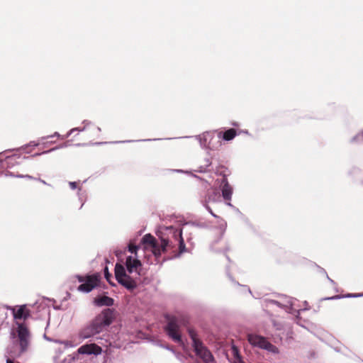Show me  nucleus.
Wrapping results in <instances>:
<instances>
[{
	"label": "nucleus",
	"instance_id": "26",
	"mask_svg": "<svg viewBox=\"0 0 363 363\" xmlns=\"http://www.w3.org/2000/svg\"><path fill=\"white\" fill-rule=\"evenodd\" d=\"M290 306H291V307L292 308H294L295 307V303H294V301H291L290 302Z\"/></svg>",
	"mask_w": 363,
	"mask_h": 363
},
{
	"label": "nucleus",
	"instance_id": "8",
	"mask_svg": "<svg viewBox=\"0 0 363 363\" xmlns=\"http://www.w3.org/2000/svg\"><path fill=\"white\" fill-rule=\"evenodd\" d=\"M247 339L250 345L254 347L266 350L268 352L274 354L278 352V349L269 342L267 339L262 336L256 334H249Z\"/></svg>",
	"mask_w": 363,
	"mask_h": 363
},
{
	"label": "nucleus",
	"instance_id": "19",
	"mask_svg": "<svg viewBox=\"0 0 363 363\" xmlns=\"http://www.w3.org/2000/svg\"><path fill=\"white\" fill-rule=\"evenodd\" d=\"M82 123L84 125L83 128H72L66 135V137H69L74 132L78 131V132H83L86 130L88 128V126L91 124V122L89 121H84Z\"/></svg>",
	"mask_w": 363,
	"mask_h": 363
},
{
	"label": "nucleus",
	"instance_id": "22",
	"mask_svg": "<svg viewBox=\"0 0 363 363\" xmlns=\"http://www.w3.org/2000/svg\"><path fill=\"white\" fill-rule=\"evenodd\" d=\"M69 185L72 189H78L79 191L81 190V188L78 186V183L76 182H69Z\"/></svg>",
	"mask_w": 363,
	"mask_h": 363
},
{
	"label": "nucleus",
	"instance_id": "6",
	"mask_svg": "<svg viewBox=\"0 0 363 363\" xmlns=\"http://www.w3.org/2000/svg\"><path fill=\"white\" fill-rule=\"evenodd\" d=\"M189 335L193 342V346L196 354L203 359L204 363H213V357L211 353L203 345V344L196 337V333L189 330Z\"/></svg>",
	"mask_w": 363,
	"mask_h": 363
},
{
	"label": "nucleus",
	"instance_id": "29",
	"mask_svg": "<svg viewBox=\"0 0 363 363\" xmlns=\"http://www.w3.org/2000/svg\"><path fill=\"white\" fill-rule=\"evenodd\" d=\"M96 130H97L98 133L101 132V128H99V127H96Z\"/></svg>",
	"mask_w": 363,
	"mask_h": 363
},
{
	"label": "nucleus",
	"instance_id": "15",
	"mask_svg": "<svg viewBox=\"0 0 363 363\" xmlns=\"http://www.w3.org/2000/svg\"><path fill=\"white\" fill-rule=\"evenodd\" d=\"M236 131L233 128L228 129L225 132L218 131L217 133L218 139H223L225 141L232 140L236 136Z\"/></svg>",
	"mask_w": 363,
	"mask_h": 363
},
{
	"label": "nucleus",
	"instance_id": "12",
	"mask_svg": "<svg viewBox=\"0 0 363 363\" xmlns=\"http://www.w3.org/2000/svg\"><path fill=\"white\" fill-rule=\"evenodd\" d=\"M99 334L96 330L94 328L91 323L90 322L87 325H84L78 333V338L81 342L93 337L94 335Z\"/></svg>",
	"mask_w": 363,
	"mask_h": 363
},
{
	"label": "nucleus",
	"instance_id": "27",
	"mask_svg": "<svg viewBox=\"0 0 363 363\" xmlns=\"http://www.w3.org/2000/svg\"><path fill=\"white\" fill-rule=\"evenodd\" d=\"M211 162H210V160H206V167H209V166L211 165Z\"/></svg>",
	"mask_w": 363,
	"mask_h": 363
},
{
	"label": "nucleus",
	"instance_id": "5",
	"mask_svg": "<svg viewBox=\"0 0 363 363\" xmlns=\"http://www.w3.org/2000/svg\"><path fill=\"white\" fill-rule=\"evenodd\" d=\"M101 353L102 348L98 345L95 343L85 344L79 347L76 352L68 355L65 358V361L67 362V363H72L79 359V354H94L95 356H98Z\"/></svg>",
	"mask_w": 363,
	"mask_h": 363
},
{
	"label": "nucleus",
	"instance_id": "14",
	"mask_svg": "<svg viewBox=\"0 0 363 363\" xmlns=\"http://www.w3.org/2000/svg\"><path fill=\"white\" fill-rule=\"evenodd\" d=\"M219 201H220V194L216 191H213L212 194H209L204 201V206L209 211V213L214 217L217 216L213 213V211L208 206V203L210 202L216 203Z\"/></svg>",
	"mask_w": 363,
	"mask_h": 363
},
{
	"label": "nucleus",
	"instance_id": "4",
	"mask_svg": "<svg viewBox=\"0 0 363 363\" xmlns=\"http://www.w3.org/2000/svg\"><path fill=\"white\" fill-rule=\"evenodd\" d=\"M113 319V311L108 308L97 315L91 323L99 334L112 323Z\"/></svg>",
	"mask_w": 363,
	"mask_h": 363
},
{
	"label": "nucleus",
	"instance_id": "30",
	"mask_svg": "<svg viewBox=\"0 0 363 363\" xmlns=\"http://www.w3.org/2000/svg\"><path fill=\"white\" fill-rule=\"evenodd\" d=\"M176 171L178 172H183L182 170H179V169H177Z\"/></svg>",
	"mask_w": 363,
	"mask_h": 363
},
{
	"label": "nucleus",
	"instance_id": "33",
	"mask_svg": "<svg viewBox=\"0 0 363 363\" xmlns=\"http://www.w3.org/2000/svg\"><path fill=\"white\" fill-rule=\"evenodd\" d=\"M21 159H25V157H23V158L21 157V159L18 160V161L21 160Z\"/></svg>",
	"mask_w": 363,
	"mask_h": 363
},
{
	"label": "nucleus",
	"instance_id": "21",
	"mask_svg": "<svg viewBox=\"0 0 363 363\" xmlns=\"http://www.w3.org/2000/svg\"><path fill=\"white\" fill-rule=\"evenodd\" d=\"M67 146H68V143H64V144H62V145H60L59 147H56L52 148V149H51V150H50L43 152L42 153H37V154H35V155H42V154H45V153H48V152H52V151H53V150H57V149H59V148H64V147H67Z\"/></svg>",
	"mask_w": 363,
	"mask_h": 363
},
{
	"label": "nucleus",
	"instance_id": "16",
	"mask_svg": "<svg viewBox=\"0 0 363 363\" xmlns=\"http://www.w3.org/2000/svg\"><path fill=\"white\" fill-rule=\"evenodd\" d=\"M20 349L19 342L16 343V345H14L11 348H9L6 352V363H13L12 359H16V357H13L12 354L15 351H18Z\"/></svg>",
	"mask_w": 363,
	"mask_h": 363
},
{
	"label": "nucleus",
	"instance_id": "23",
	"mask_svg": "<svg viewBox=\"0 0 363 363\" xmlns=\"http://www.w3.org/2000/svg\"><path fill=\"white\" fill-rule=\"evenodd\" d=\"M104 276H105V278L106 279V280L111 284H112L111 283V274L108 273V267H105L104 269Z\"/></svg>",
	"mask_w": 363,
	"mask_h": 363
},
{
	"label": "nucleus",
	"instance_id": "10",
	"mask_svg": "<svg viewBox=\"0 0 363 363\" xmlns=\"http://www.w3.org/2000/svg\"><path fill=\"white\" fill-rule=\"evenodd\" d=\"M214 135L215 132H205L201 135L196 136V138L199 140L202 148L215 150L219 147L221 145V143L220 141H218L217 143H214L213 142Z\"/></svg>",
	"mask_w": 363,
	"mask_h": 363
},
{
	"label": "nucleus",
	"instance_id": "31",
	"mask_svg": "<svg viewBox=\"0 0 363 363\" xmlns=\"http://www.w3.org/2000/svg\"><path fill=\"white\" fill-rule=\"evenodd\" d=\"M199 172H205V169H200Z\"/></svg>",
	"mask_w": 363,
	"mask_h": 363
},
{
	"label": "nucleus",
	"instance_id": "13",
	"mask_svg": "<svg viewBox=\"0 0 363 363\" xmlns=\"http://www.w3.org/2000/svg\"><path fill=\"white\" fill-rule=\"evenodd\" d=\"M52 341L56 344L63 345L65 349L75 347L82 342L78 338V335L77 336L71 337L69 339L66 340H55Z\"/></svg>",
	"mask_w": 363,
	"mask_h": 363
},
{
	"label": "nucleus",
	"instance_id": "24",
	"mask_svg": "<svg viewBox=\"0 0 363 363\" xmlns=\"http://www.w3.org/2000/svg\"><path fill=\"white\" fill-rule=\"evenodd\" d=\"M354 140H357L359 141H363V130L356 135V137L354 138Z\"/></svg>",
	"mask_w": 363,
	"mask_h": 363
},
{
	"label": "nucleus",
	"instance_id": "20",
	"mask_svg": "<svg viewBox=\"0 0 363 363\" xmlns=\"http://www.w3.org/2000/svg\"><path fill=\"white\" fill-rule=\"evenodd\" d=\"M233 350V354L235 357V363H244L240 358L239 355H238V350L235 347H233L232 348Z\"/></svg>",
	"mask_w": 363,
	"mask_h": 363
},
{
	"label": "nucleus",
	"instance_id": "18",
	"mask_svg": "<svg viewBox=\"0 0 363 363\" xmlns=\"http://www.w3.org/2000/svg\"><path fill=\"white\" fill-rule=\"evenodd\" d=\"M52 137H57V138H61L62 140H64L65 138H67V137H66V135L63 136V135H61L59 134V133L57 132H55L52 135H48V136H45V137H42L39 142L38 143H35V142H31L28 145L29 146H33V147H37L38 145H39L40 143H43L44 140L50 138H52Z\"/></svg>",
	"mask_w": 363,
	"mask_h": 363
},
{
	"label": "nucleus",
	"instance_id": "9",
	"mask_svg": "<svg viewBox=\"0 0 363 363\" xmlns=\"http://www.w3.org/2000/svg\"><path fill=\"white\" fill-rule=\"evenodd\" d=\"M165 331L170 338L177 343L183 345L181 337L179 324L177 318L171 317L168 318L167 325L165 327Z\"/></svg>",
	"mask_w": 363,
	"mask_h": 363
},
{
	"label": "nucleus",
	"instance_id": "11",
	"mask_svg": "<svg viewBox=\"0 0 363 363\" xmlns=\"http://www.w3.org/2000/svg\"><path fill=\"white\" fill-rule=\"evenodd\" d=\"M220 188L222 193V196L223 199L226 201V205L229 206H232V204L230 203L233 193V186L228 183L227 179L223 177L221 179L220 184Z\"/></svg>",
	"mask_w": 363,
	"mask_h": 363
},
{
	"label": "nucleus",
	"instance_id": "3",
	"mask_svg": "<svg viewBox=\"0 0 363 363\" xmlns=\"http://www.w3.org/2000/svg\"><path fill=\"white\" fill-rule=\"evenodd\" d=\"M3 155H0V168L6 169V176H11L17 178H27L29 179H35L33 177L28 174H20V172H23L22 167L16 169V167L20 164V161L18 160L21 159V157L14 154L11 156L5 157L4 160H2Z\"/></svg>",
	"mask_w": 363,
	"mask_h": 363
},
{
	"label": "nucleus",
	"instance_id": "7",
	"mask_svg": "<svg viewBox=\"0 0 363 363\" xmlns=\"http://www.w3.org/2000/svg\"><path fill=\"white\" fill-rule=\"evenodd\" d=\"M75 277L81 284L78 286V290L82 292L89 293L94 289L99 284V274H92L87 276L77 275Z\"/></svg>",
	"mask_w": 363,
	"mask_h": 363
},
{
	"label": "nucleus",
	"instance_id": "32",
	"mask_svg": "<svg viewBox=\"0 0 363 363\" xmlns=\"http://www.w3.org/2000/svg\"><path fill=\"white\" fill-rule=\"evenodd\" d=\"M116 256H117V257H118L119 253H118V252H116Z\"/></svg>",
	"mask_w": 363,
	"mask_h": 363
},
{
	"label": "nucleus",
	"instance_id": "1",
	"mask_svg": "<svg viewBox=\"0 0 363 363\" xmlns=\"http://www.w3.org/2000/svg\"><path fill=\"white\" fill-rule=\"evenodd\" d=\"M160 242L150 234L145 235L139 245L130 241L128 245L129 255L124 262L117 263L115 267L116 279L119 284L128 289L137 286L142 267V257L147 263H158L162 254L169 250L178 247L179 252H185V245L182 237V230L172 226L162 227Z\"/></svg>",
	"mask_w": 363,
	"mask_h": 363
},
{
	"label": "nucleus",
	"instance_id": "28",
	"mask_svg": "<svg viewBox=\"0 0 363 363\" xmlns=\"http://www.w3.org/2000/svg\"><path fill=\"white\" fill-rule=\"evenodd\" d=\"M42 184H47V183L44 181V180H42V179H38Z\"/></svg>",
	"mask_w": 363,
	"mask_h": 363
},
{
	"label": "nucleus",
	"instance_id": "2",
	"mask_svg": "<svg viewBox=\"0 0 363 363\" xmlns=\"http://www.w3.org/2000/svg\"><path fill=\"white\" fill-rule=\"evenodd\" d=\"M15 320L16 328L13 329L12 335L14 337L15 333L18 336L20 349L13 352V357H19L22 354L27 351L29 346L30 333L26 324L21 320L25 321L30 315V311L28 305L24 304L16 306L11 308Z\"/></svg>",
	"mask_w": 363,
	"mask_h": 363
},
{
	"label": "nucleus",
	"instance_id": "25",
	"mask_svg": "<svg viewBox=\"0 0 363 363\" xmlns=\"http://www.w3.org/2000/svg\"><path fill=\"white\" fill-rule=\"evenodd\" d=\"M361 296H363V294H349L346 296V297H352V298H355V297H361Z\"/></svg>",
	"mask_w": 363,
	"mask_h": 363
},
{
	"label": "nucleus",
	"instance_id": "17",
	"mask_svg": "<svg viewBox=\"0 0 363 363\" xmlns=\"http://www.w3.org/2000/svg\"><path fill=\"white\" fill-rule=\"evenodd\" d=\"M95 303L97 306H110L113 305V300L108 296H102L95 300Z\"/></svg>",
	"mask_w": 363,
	"mask_h": 363
}]
</instances>
